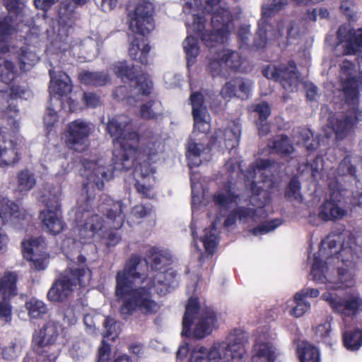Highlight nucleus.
Returning a JSON list of instances; mask_svg holds the SVG:
<instances>
[{
  "label": "nucleus",
  "mask_w": 362,
  "mask_h": 362,
  "mask_svg": "<svg viewBox=\"0 0 362 362\" xmlns=\"http://www.w3.org/2000/svg\"><path fill=\"white\" fill-rule=\"evenodd\" d=\"M145 267L158 273L151 278H143L139 269L142 258L136 254L131 255L122 270L116 275L115 296L121 301L119 312L124 320L140 313L154 315L160 305L154 298L153 290L159 296L170 293L178 286L177 272L170 267L173 256L167 250L151 247L144 258Z\"/></svg>",
  "instance_id": "obj_1"
},
{
  "label": "nucleus",
  "mask_w": 362,
  "mask_h": 362,
  "mask_svg": "<svg viewBox=\"0 0 362 362\" xmlns=\"http://www.w3.org/2000/svg\"><path fill=\"white\" fill-rule=\"evenodd\" d=\"M93 199L87 195L83 204L76 209V221L85 219L83 224L78 228V237L83 243H88L98 232H102L107 239V247H113L121 240V235L117 230L120 229L125 220L123 211L124 204L121 201H114L106 197L104 202L98 205V211L105 216L104 221L98 214H92Z\"/></svg>",
  "instance_id": "obj_2"
},
{
  "label": "nucleus",
  "mask_w": 362,
  "mask_h": 362,
  "mask_svg": "<svg viewBox=\"0 0 362 362\" xmlns=\"http://www.w3.org/2000/svg\"><path fill=\"white\" fill-rule=\"evenodd\" d=\"M155 8L152 3L141 0L128 14L129 29L141 37H135L129 48L130 57L143 65L148 64L151 46L145 36L155 28Z\"/></svg>",
  "instance_id": "obj_3"
},
{
  "label": "nucleus",
  "mask_w": 362,
  "mask_h": 362,
  "mask_svg": "<svg viewBox=\"0 0 362 362\" xmlns=\"http://www.w3.org/2000/svg\"><path fill=\"white\" fill-rule=\"evenodd\" d=\"M343 89L349 108L341 115L329 119V124L336 139L344 140L354 132L362 121V110L359 108V93L356 76H349L344 82Z\"/></svg>",
  "instance_id": "obj_4"
},
{
  "label": "nucleus",
  "mask_w": 362,
  "mask_h": 362,
  "mask_svg": "<svg viewBox=\"0 0 362 362\" xmlns=\"http://www.w3.org/2000/svg\"><path fill=\"white\" fill-rule=\"evenodd\" d=\"M86 258L79 255L76 262L68 267L54 281L47 292V298L51 302L62 303L72 293L76 286H86V281H89L91 271L86 264Z\"/></svg>",
  "instance_id": "obj_5"
},
{
  "label": "nucleus",
  "mask_w": 362,
  "mask_h": 362,
  "mask_svg": "<svg viewBox=\"0 0 362 362\" xmlns=\"http://www.w3.org/2000/svg\"><path fill=\"white\" fill-rule=\"evenodd\" d=\"M218 322L216 313L210 307L201 308L199 298L190 297L182 318V335L204 339L213 332Z\"/></svg>",
  "instance_id": "obj_6"
},
{
  "label": "nucleus",
  "mask_w": 362,
  "mask_h": 362,
  "mask_svg": "<svg viewBox=\"0 0 362 362\" xmlns=\"http://www.w3.org/2000/svg\"><path fill=\"white\" fill-rule=\"evenodd\" d=\"M140 140L139 134L135 131H126L124 129L118 144L119 147L113 151V169L118 171H127L132 168L135 163L143 161L146 156H152L151 149H139L138 147Z\"/></svg>",
  "instance_id": "obj_7"
},
{
  "label": "nucleus",
  "mask_w": 362,
  "mask_h": 362,
  "mask_svg": "<svg viewBox=\"0 0 362 362\" xmlns=\"http://www.w3.org/2000/svg\"><path fill=\"white\" fill-rule=\"evenodd\" d=\"M246 341L245 334L240 329L230 332L221 343L214 344L209 350L204 347L208 362H245Z\"/></svg>",
  "instance_id": "obj_8"
},
{
  "label": "nucleus",
  "mask_w": 362,
  "mask_h": 362,
  "mask_svg": "<svg viewBox=\"0 0 362 362\" xmlns=\"http://www.w3.org/2000/svg\"><path fill=\"white\" fill-rule=\"evenodd\" d=\"M59 336L58 325L49 321L38 332L33 334V351L42 362H54L59 356L55 344Z\"/></svg>",
  "instance_id": "obj_9"
},
{
  "label": "nucleus",
  "mask_w": 362,
  "mask_h": 362,
  "mask_svg": "<svg viewBox=\"0 0 362 362\" xmlns=\"http://www.w3.org/2000/svg\"><path fill=\"white\" fill-rule=\"evenodd\" d=\"M115 75L124 82H129L132 90H136L137 95L149 96L153 88V83L147 74H138L134 65L126 61L118 62L114 66Z\"/></svg>",
  "instance_id": "obj_10"
},
{
  "label": "nucleus",
  "mask_w": 362,
  "mask_h": 362,
  "mask_svg": "<svg viewBox=\"0 0 362 362\" xmlns=\"http://www.w3.org/2000/svg\"><path fill=\"white\" fill-rule=\"evenodd\" d=\"M322 298L332 308L333 313L346 317L356 316L362 310V298L358 294L346 293L340 296L334 293L326 292Z\"/></svg>",
  "instance_id": "obj_11"
},
{
  "label": "nucleus",
  "mask_w": 362,
  "mask_h": 362,
  "mask_svg": "<svg viewBox=\"0 0 362 362\" xmlns=\"http://www.w3.org/2000/svg\"><path fill=\"white\" fill-rule=\"evenodd\" d=\"M343 189H332L329 197L325 199L317 209V217L325 222L337 221L347 215V210L344 207V196Z\"/></svg>",
  "instance_id": "obj_12"
},
{
  "label": "nucleus",
  "mask_w": 362,
  "mask_h": 362,
  "mask_svg": "<svg viewBox=\"0 0 362 362\" xmlns=\"http://www.w3.org/2000/svg\"><path fill=\"white\" fill-rule=\"evenodd\" d=\"M22 252L23 257L31 262V267L37 271L44 270L48 265L49 257L47 252V244L42 237L23 240Z\"/></svg>",
  "instance_id": "obj_13"
},
{
  "label": "nucleus",
  "mask_w": 362,
  "mask_h": 362,
  "mask_svg": "<svg viewBox=\"0 0 362 362\" xmlns=\"http://www.w3.org/2000/svg\"><path fill=\"white\" fill-rule=\"evenodd\" d=\"M232 130L228 129H218L215 131L214 134L211 136L208 144L204 146L202 144H197L195 141H190L188 143L186 156L189 160L191 165L199 166L202 163L200 156L203 152L207 151L209 152L213 148L218 146L223 148V144L228 148V140L226 136L228 134H232Z\"/></svg>",
  "instance_id": "obj_14"
},
{
  "label": "nucleus",
  "mask_w": 362,
  "mask_h": 362,
  "mask_svg": "<svg viewBox=\"0 0 362 362\" xmlns=\"http://www.w3.org/2000/svg\"><path fill=\"white\" fill-rule=\"evenodd\" d=\"M91 134L90 124L81 119H75L67 124L64 132L66 146L76 151H83L88 146V138Z\"/></svg>",
  "instance_id": "obj_15"
},
{
  "label": "nucleus",
  "mask_w": 362,
  "mask_h": 362,
  "mask_svg": "<svg viewBox=\"0 0 362 362\" xmlns=\"http://www.w3.org/2000/svg\"><path fill=\"white\" fill-rule=\"evenodd\" d=\"M47 209L41 211L39 218L41 219L42 226L47 231L52 235L60 233L65 226L63 221L61 204L57 197L45 202Z\"/></svg>",
  "instance_id": "obj_16"
},
{
  "label": "nucleus",
  "mask_w": 362,
  "mask_h": 362,
  "mask_svg": "<svg viewBox=\"0 0 362 362\" xmlns=\"http://www.w3.org/2000/svg\"><path fill=\"white\" fill-rule=\"evenodd\" d=\"M262 74L268 79L279 82L283 88L288 90L292 88L296 78V64L294 60L288 62V65H269L262 69Z\"/></svg>",
  "instance_id": "obj_17"
},
{
  "label": "nucleus",
  "mask_w": 362,
  "mask_h": 362,
  "mask_svg": "<svg viewBox=\"0 0 362 362\" xmlns=\"http://www.w3.org/2000/svg\"><path fill=\"white\" fill-rule=\"evenodd\" d=\"M298 4H306L308 0H294ZM287 4V0H273L268 8H264L262 12V18L258 22V28L254 40V47L257 49H263L267 44V18L274 15Z\"/></svg>",
  "instance_id": "obj_18"
},
{
  "label": "nucleus",
  "mask_w": 362,
  "mask_h": 362,
  "mask_svg": "<svg viewBox=\"0 0 362 362\" xmlns=\"http://www.w3.org/2000/svg\"><path fill=\"white\" fill-rule=\"evenodd\" d=\"M150 156H146V158L143 161L135 163L134 164V177L135 179L134 187L136 192L140 194L142 197L151 198V192L152 189L149 184L150 175H153L154 170L151 164Z\"/></svg>",
  "instance_id": "obj_19"
},
{
  "label": "nucleus",
  "mask_w": 362,
  "mask_h": 362,
  "mask_svg": "<svg viewBox=\"0 0 362 362\" xmlns=\"http://www.w3.org/2000/svg\"><path fill=\"white\" fill-rule=\"evenodd\" d=\"M337 36L341 42H345L344 54L354 55L362 49V28L347 29L345 26H340Z\"/></svg>",
  "instance_id": "obj_20"
},
{
  "label": "nucleus",
  "mask_w": 362,
  "mask_h": 362,
  "mask_svg": "<svg viewBox=\"0 0 362 362\" xmlns=\"http://www.w3.org/2000/svg\"><path fill=\"white\" fill-rule=\"evenodd\" d=\"M50 85L49 88L51 92L59 96H64L72 90L70 77L64 71H59L57 75L53 69L49 70Z\"/></svg>",
  "instance_id": "obj_21"
},
{
  "label": "nucleus",
  "mask_w": 362,
  "mask_h": 362,
  "mask_svg": "<svg viewBox=\"0 0 362 362\" xmlns=\"http://www.w3.org/2000/svg\"><path fill=\"white\" fill-rule=\"evenodd\" d=\"M268 147L271 151L281 158L290 156L294 151V146L289 137L286 134L276 135L273 139H270Z\"/></svg>",
  "instance_id": "obj_22"
},
{
  "label": "nucleus",
  "mask_w": 362,
  "mask_h": 362,
  "mask_svg": "<svg viewBox=\"0 0 362 362\" xmlns=\"http://www.w3.org/2000/svg\"><path fill=\"white\" fill-rule=\"evenodd\" d=\"M18 276L15 272H6L0 279V296L4 300H10L17 295Z\"/></svg>",
  "instance_id": "obj_23"
},
{
  "label": "nucleus",
  "mask_w": 362,
  "mask_h": 362,
  "mask_svg": "<svg viewBox=\"0 0 362 362\" xmlns=\"http://www.w3.org/2000/svg\"><path fill=\"white\" fill-rule=\"evenodd\" d=\"M233 22V15L229 9L219 7L212 13L211 23L212 28H218L221 33L230 34V27Z\"/></svg>",
  "instance_id": "obj_24"
},
{
  "label": "nucleus",
  "mask_w": 362,
  "mask_h": 362,
  "mask_svg": "<svg viewBox=\"0 0 362 362\" xmlns=\"http://www.w3.org/2000/svg\"><path fill=\"white\" fill-rule=\"evenodd\" d=\"M80 82L88 86H104L110 81L107 71H83L78 75Z\"/></svg>",
  "instance_id": "obj_25"
},
{
  "label": "nucleus",
  "mask_w": 362,
  "mask_h": 362,
  "mask_svg": "<svg viewBox=\"0 0 362 362\" xmlns=\"http://www.w3.org/2000/svg\"><path fill=\"white\" fill-rule=\"evenodd\" d=\"M220 56L221 57L226 73L230 74L240 71L243 58L238 52L230 49H222L220 50Z\"/></svg>",
  "instance_id": "obj_26"
},
{
  "label": "nucleus",
  "mask_w": 362,
  "mask_h": 362,
  "mask_svg": "<svg viewBox=\"0 0 362 362\" xmlns=\"http://www.w3.org/2000/svg\"><path fill=\"white\" fill-rule=\"evenodd\" d=\"M240 197L233 189L231 184L226 182L224 184L221 191L215 193L212 199L216 206L227 208L230 204L236 203Z\"/></svg>",
  "instance_id": "obj_27"
},
{
  "label": "nucleus",
  "mask_w": 362,
  "mask_h": 362,
  "mask_svg": "<svg viewBox=\"0 0 362 362\" xmlns=\"http://www.w3.org/2000/svg\"><path fill=\"white\" fill-rule=\"evenodd\" d=\"M342 342L345 349L349 351H356L362 346V330L354 327L345 330L342 334Z\"/></svg>",
  "instance_id": "obj_28"
},
{
  "label": "nucleus",
  "mask_w": 362,
  "mask_h": 362,
  "mask_svg": "<svg viewBox=\"0 0 362 362\" xmlns=\"http://www.w3.org/2000/svg\"><path fill=\"white\" fill-rule=\"evenodd\" d=\"M325 250L320 248L314 254L313 263L310 271L313 280L317 283H326L327 277L325 272L327 270V262L322 259V252Z\"/></svg>",
  "instance_id": "obj_29"
},
{
  "label": "nucleus",
  "mask_w": 362,
  "mask_h": 362,
  "mask_svg": "<svg viewBox=\"0 0 362 362\" xmlns=\"http://www.w3.org/2000/svg\"><path fill=\"white\" fill-rule=\"evenodd\" d=\"M19 69L22 72L28 71L38 61L37 54L27 47H22L16 52Z\"/></svg>",
  "instance_id": "obj_30"
},
{
  "label": "nucleus",
  "mask_w": 362,
  "mask_h": 362,
  "mask_svg": "<svg viewBox=\"0 0 362 362\" xmlns=\"http://www.w3.org/2000/svg\"><path fill=\"white\" fill-rule=\"evenodd\" d=\"M18 69L16 63L1 55L0 59V81L6 84H10L18 76Z\"/></svg>",
  "instance_id": "obj_31"
},
{
  "label": "nucleus",
  "mask_w": 362,
  "mask_h": 362,
  "mask_svg": "<svg viewBox=\"0 0 362 362\" xmlns=\"http://www.w3.org/2000/svg\"><path fill=\"white\" fill-rule=\"evenodd\" d=\"M251 192L250 204L257 208L262 209L271 201L270 192L258 187L255 182L251 184Z\"/></svg>",
  "instance_id": "obj_32"
},
{
  "label": "nucleus",
  "mask_w": 362,
  "mask_h": 362,
  "mask_svg": "<svg viewBox=\"0 0 362 362\" xmlns=\"http://www.w3.org/2000/svg\"><path fill=\"white\" fill-rule=\"evenodd\" d=\"M297 354L300 362H320L318 349L308 341H301L297 347Z\"/></svg>",
  "instance_id": "obj_33"
},
{
  "label": "nucleus",
  "mask_w": 362,
  "mask_h": 362,
  "mask_svg": "<svg viewBox=\"0 0 362 362\" xmlns=\"http://www.w3.org/2000/svg\"><path fill=\"white\" fill-rule=\"evenodd\" d=\"M30 319H43L48 313L47 305L42 300L31 298L25 304Z\"/></svg>",
  "instance_id": "obj_34"
},
{
  "label": "nucleus",
  "mask_w": 362,
  "mask_h": 362,
  "mask_svg": "<svg viewBox=\"0 0 362 362\" xmlns=\"http://www.w3.org/2000/svg\"><path fill=\"white\" fill-rule=\"evenodd\" d=\"M284 197L287 201H296L302 203L303 197L301 194V183L296 175L293 176L286 185Z\"/></svg>",
  "instance_id": "obj_35"
},
{
  "label": "nucleus",
  "mask_w": 362,
  "mask_h": 362,
  "mask_svg": "<svg viewBox=\"0 0 362 362\" xmlns=\"http://www.w3.org/2000/svg\"><path fill=\"white\" fill-rule=\"evenodd\" d=\"M256 354L252 356V362H274V351L267 343H259L255 345Z\"/></svg>",
  "instance_id": "obj_36"
},
{
  "label": "nucleus",
  "mask_w": 362,
  "mask_h": 362,
  "mask_svg": "<svg viewBox=\"0 0 362 362\" xmlns=\"http://www.w3.org/2000/svg\"><path fill=\"white\" fill-rule=\"evenodd\" d=\"M20 160L16 146L11 142V147H3L0 145V167L14 165Z\"/></svg>",
  "instance_id": "obj_37"
},
{
  "label": "nucleus",
  "mask_w": 362,
  "mask_h": 362,
  "mask_svg": "<svg viewBox=\"0 0 362 362\" xmlns=\"http://www.w3.org/2000/svg\"><path fill=\"white\" fill-rule=\"evenodd\" d=\"M229 35L230 34L225 35L221 33V29L218 28H213V30H207L206 33H203L201 40L206 46L213 47L217 43H224L228 40Z\"/></svg>",
  "instance_id": "obj_38"
},
{
  "label": "nucleus",
  "mask_w": 362,
  "mask_h": 362,
  "mask_svg": "<svg viewBox=\"0 0 362 362\" xmlns=\"http://www.w3.org/2000/svg\"><path fill=\"white\" fill-rule=\"evenodd\" d=\"M17 182L18 189L21 192L30 191L36 184L34 175L27 169L23 170L18 173Z\"/></svg>",
  "instance_id": "obj_39"
},
{
  "label": "nucleus",
  "mask_w": 362,
  "mask_h": 362,
  "mask_svg": "<svg viewBox=\"0 0 362 362\" xmlns=\"http://www.w3.org/2000/svg\"><path fill=\"white\" fill-rule=\"evenodd\" d=\"M183 48L187 63H194L199 54L198 40L194 37L187 36L183 42Z\"/></svg>",
  "instance_id": "obj_40"
},
{
  "label": "nucleus",
  "mask_w": 362,
  "mask_h": 362,
  "mask_svg": "<svg viewBox=\"0 0 362 362\" xmlns=\"http://www.w3.org/2000/svg\"><path fill=\"white\" fill-rule=\"evenodd\" d=\"M113 177L112 172L105 167L99 166L94 168L90 180L95 183L96 187L102 190L104 187V181H109Z\"/></svg>",
  "instance_id": "obj_41"
},
{
  "label": "nucleus",
  "mask_w": 362,
  "mask_h": 362,
  "mask_svg": "<svg viewBox=\"0 0 362 362\" xmlns=\"http://www.w3.org/2000/svg\"><path fill=\"white\" fill-rule=\"evenodd\" d=\"M212 226L213 227L211 229L206 228L204 230V235L202 238L206 252L211 255L214 254L217 246L216 235L214 233V230H215V226L214 223L212 224Z\"/></svg>",
  "instance_id": "obj_42"
},
{
  "label": "nucleus",
  "mask_w": 362,
  "mask_h": 362,
  "mask_svg": "<svg viewBox=\"0 0 362 362\" xmlns=\"http://www.w3.org/2000/svg\"><path fill=\"white\" fill-rule=\"evenodd\" d=\"M13 32L12 18L9 16L0 17V43L5 42Z\"/></svg>",
  "instance_id": "obj_43"
},
{
  "label": "nucleus",
  "mask_w": 362,
  "mask_h": 362,
  "mask_svg": "<svg viewBox=\"0 0 362 362\" xmlns=\"http://www.w3.org/2000/svg\"><path fill=\"white\" fill-rule=\"evenodd\" d=\"M207 70L213 77L226 74L224 65L220 56V51L216 53L214 57L209 59Z\"/></svg>",
  "instance_id": "obj_44"
},
{
  "label": "nucleus",
  "mask_w": 362,
  "mask_h": 362,
  "mask_svg": "<svg viewBox=\"0 0 362 362\" xmlns=\"http://www.w3.org/2000/svg\"><path fill=\"white\" fill-rule=\"evenodd\" d=\"M190 104L192 105V114L195 115L206 112L204 106V97L201 92H193L189 97Z\"/></svg>",
  "instance_id": "obj_45"
},
{
  "label": "nucleus",
  "mask_w": 362,
  "mask_h": 362,
  "mask_svg": "<svg viewBox=\"0 0 362 362\" xmlns=\"http://www.w3.org/2000/svg\"><path fill=\"white\" fill-rule=\"evenodd\" d=\"M337 169L340 175H349L357 180L356 168L351 163L350 156H345L339 163Z\"/></svg>",
  "instance_id": "obj_46"
},
{
  "label": "nucleus",
  "mask_w": 362,
  "mask_h": 362,
  "mask_svg": "<svg viewBox=\"0 0 362 362\" xmlns=\"http://www.w3.org/2000/svg\"><path fill=\"white\" fill-rule=\"evenodd\" d=\"M282 221L281 219H272L271 221H267L257 226L252 229V233L254 235H258L259 234H266L270 231L274 230L278 226H281Z\"/></svg>",
  "instance_id": "obj_47"
},
{
  "label": "nucleus",
  "mask_w": 362,
  "mask_h": 362,
  "mask_svg": "<svg viewBox=\"0 0 362 362\" xmlns=\"http://www.w3.org/2000/svg\"><path fill=\"white\" fill-rule=\"evenodd\" d=\"M106 129L111 137L114 138L113 142L118 144L124 131L122 124L117 119H112L108 121Z\"/></svg>",
  "instance_id": "obj_48"
},
{
  "label": "nucleus",
  "mask_w": 362,
  "mask_h": 362,
  "mask_svg": "<svg viewBox=\"0 0 362 362\" xmlns=\"http://www.w3.org/2000/svg\"><path fill=\"white\" fill-rule=\"evenodd\" d=\"M337 274L339 284H340V287L346 288L353 286L354 282V275L348 269L343 267L338 268Z\"/></svg>",
  "instance_id": "obj_49"
},
{
  "label": "nucleus",
  "mask_w": 362,
  "mask_h": 362,
  "mask_svg": "<svg viewBox=\"0 0 362 362\" xmlns=\"http://www.w3.org/2000/svg\"><path fill=\"white\" fill-rule=\"evenodd\" d=\"M155 104V100H150L144 103L140 107V116L145 120L157 119L158 115L155 112L152 107Z\"/></svg>",
  "instance_id": "obj_50"
},
{
  "label": "nucleus",
  "mask_w": 362,
  "mask_h": 362,
  "mask_svg": "<svg viewBox=\"0 0 362 362\" xmlns=\"http://www.w3.org/2000/svg\"><path fill=\"white\" fill-rule=\"evenodd\" d=\"M81 100L87 108H96L101 105L100 95L93 92H83Z\"/></svg>",
  "instance_id": "obj_51"
},
{
  "label": "nucleus",
  "mask_w": 362,
  "mask_h": 362,
  "mask_svg": "<svg viewBox=\"0 0 362 362\" xmlns=\"http://www.w3.org/2000/svg\"><path fill=\"white\" fill-rule=\"evenodd\" d=\"M294 302L296 303V306L291 310L290 313L291 315L296 317L302 316L310 308V303L305 300L303 298H301V300L297 299L296 293L294 296Z\"/></svg>",
  "instance_id": "obj_52"
},
{
  "label": "nucleus",
  "mask_w": 362,
  "mask_h": 362,
  "mask_svg": "<svg viewBox=\"0 0 362 362\" xmlns=\"http://www.w3.org/2000/svg\"><path fill=\"white\" fill-rule=\"evenodd\" d=\"M30 95L29 90L26 86L13 83L10 87V93L8 97L10 99L24 98L27 99Z\"/></svg>",
  "instance_id": "obj_53"
},
{
  "label": "nucleus",
  "mask_w": 362,
  "mask_h": 362,
  "mask_svg": "<svg viewBox=\"0 0 362 362\" xmlns=\"http://www.w3.org/2000/svg\"><path fill=\"white\" fill-rule=\"evenodd\" d=\"M194 119V129H197L199 132L202 133H207L210 129V124L205 119L206 112L197 114V117L195 115H192Z\"/></svg>",
  "instance_id": "obj_54"
},
{
  "label": "nucleus",
  "mask_w": 362,
  "mask_h": 362,
  "mask_svg": "<svg viewBox=\"0 0 362 362\" xmlns=\"http://www.w3.org/2000/svg\"><path fill=\"white\" fill-rule=\"evenodd\" d=\"M238 80L226 83L221 90V95L224 99H230L237 95Z\"/></svg>",
  "instance_id": "obj_55"
},
{
  "label": "nucleus",
  "mask_w": 362,
  "mask_h": 362,
  "mask_svg": "<svg viewBox=\"0 0 362 362\" xmlns=\"http://www.w3.org/2000/svg\"><path fill=\"white\" fill-rule=\"evenodd\" d=\"M193 31L202 39L203 33H206V19L204 16L195 15L192 23Z\"/></svg>",
  "instance_id": "obj_56"
},
{
  "label": "nucleus",
  "mask_w": 362,
  "mask_h": 362,
  "mask_svg": "<svg viewBox=\"0 0 362 362\" xmlns=\"http://www.w3.org/2000/svg\"><path fill=\"white\" fill-rule=\"evenodd\" d=\"M254 111L258 114V119L256 121L267 120L271 115V108L267 102L256 105Z\"/></svg>",
  "instance_id": "obj_57"
},
{
  "label": "nucleus",
  "mask_w": 362,
  "mask_h": 362,
  "mask_svg": "<svg viewBox=\"0 0 362 362\" xmlns=\"http://www.w3.org/2000/svg\"><path fill=\"white\" fill-rule=\"evenodd\" d=\"M337 247V241L334 240H330L329 237H327L325 240H322L319 250L322 247L325 250L322 252V257H325L326 259H329L331 256H332V249Z\"/></svg>",
  "instance_id": "obj_58"
},
{
  "label": "nucleus",
  "mask_w": 362,
  "mask_h": 362,
  "mask_svg": "<svg viewBox=\"0 0 362 362\" xmlns=\"http://www.w3.org/2000/svg\"><path fill=\"white\" fill-rule=\"evenodd\" d=\"M0 302V319L5 322H10L12 320V308L9 303Z\"/></svg>",
  "instance_id": "obj_59"
},
{
  "label": "nucleus",
  "mask_w": 362,
  "mask_h": 362,
  "mask_svg": "<svg viewBox=\"0 0 362 362\" xmlns=\"http://www.w3.org/2000/svg\"><path fill=\"white\" fill-rule=\"evenodd\" d=\"M239 220L251 218H254L257 216V209L245 206H238L235 209Z\"/></svg>",
  "instance_id": "obj_60"
},
{
  "label": "nucleus",
  "mask_w": 362,
  "mask_h": 362,
  "mask_svg": "<svg viewBox=\"0 0 362 362\" xmlns=\"http://www.w3.org/2000/svg\"><path fill=\"white\" fill-rule=\"evenodd\" d=\"M110 346L103 340L102 345L98 350V360L97 362H107L110 358Z\"/></svg>",
  "instance_id": "obj_61"
},
{
  "label": "nucleus",
  "mask_w": 362,
  "mask_h": 362,
  "mask_svg": "<svg viewBox=\"0 0 362 362\" xmlns=\"http://www.w3.org/2000/svg\"><path fill=\"white\" fill-rule=\"evenodd\" d=\"M189 362H208L204 346H200L192 351Z\"/></svg>",
  "instance_id": "obj_62"
},
{
  "label": "nucleus",
  "mask_w": 362,
  "mask_h": 362,
  "mask_svg": "<svg viewBox=\"0 0 362 362\" xmlns=\"http://www.w3.org/2000/svg\"><path fill=\"white\" fill-rule=\"evenodd\" d=\"M322 160L320 157L316 156L311 162H307L305 169L311 172V176L316 179L320 173V168L318 167L319 160Z\"/></svg>",
  "instance_id": "obj_63"
},
{
  "label": "nucleus",
  "mask_w": 362,
  "mask_h": 362,
  "mask_svg": "<svg viewBox=\"0 0 362 362\" xmlns=\"http://www.w3.org/2000/svg\"><path fill=\"white\" fill-rule=\"evenodd\" d=\"M320 295V291L317 288H305L296 293V298L301 300V298L305 299L307 297L317 298Z\"/></svg>",
  "instance_id": "obj_64"
}]
</instances>
